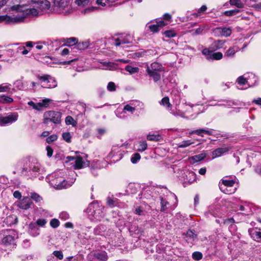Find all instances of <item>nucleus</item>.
Wrapping results in <instances>:
<instances>
[{
	"mask_svg": "<svg viewBox=\"0 0 261 261\" xmlns=\"http://www.w3.org/2000/svg\"><path fill=\"white\" fill-rule=\"evenodd\" d=\"M17 237V234L14 230H7L5 237L2 240V243L7 246L12 245Z\"/></svg>",
	"mask_w": 261,
	"mask_h": 261,
	"instance_id": "2eb2a0df",
	"label": "nucleus"
},
{
	"mask_svg": "<svg viewBox=\"0 0 261 261\" xmlns=\"http://www.w3.org/2000/svg\"><path fill=\"white\" fill-rule=\"evenodd\" d=\"M249 235L254 241L259 242L261 240V229L257 228H250L248 229Z\"/></svg>",
	"mask_w": 261,
	"mask_h": 261,
	"instance_id": "b1692460",
	"label": "nucleus"
},
{
	"mask_svg": "<svg viewBox=\"0 0 261 261\" xmlns=\"http://www.w3.org/2000/svg\"><path fill=\"white\" fill-rule=\"evenodd\" d=\"M206 155L207 154L205 152H202L200 154L191 156L190 158V160L193 163L198 162L204 160L206 158Z\"/></svg>",
	"mask_w": 261,
	"mask_h": 261,
	"instance_id": "2f4dec72",
	"label": "nucleus"
},
{
	"mask_svg": "<svg viewBox=\"0 0 261 261\" xmlns=\"http://www.w3.org/2000/svg\"><path fill=\"white\" fill-rule=\"evenodd\" d=\"M65 123L66 125H71L75 127L77 125V121L75 120L71 116H67L65 118Z\"/></svg>",
	"mask_w": 261,
	"mask_h": 261,
	"instance_id": "79ce46f5",
	"label": "nucleus"
},
{
	"mask_svg": "<svg viewBox=\"0 0 261 261\" xmlns=\"http://www.w3.org/2000/svg\"><path fill=\"white\" fill-rule=\"evenodd\" d=\"M104 206L98 201L91 203L86 210L89 218L92 221H100L104 216Z\"/></svg>",
	"mask_w": 261,
	"mask_h": 261,
	"instance_id": "20e7f679",
	"label": "nucleus"
},
{
	"mask_svg": "<svg viewBox=\"0 0 261 261\" xmlns=\"http://www.w3.org/2000/svg\"><path fill=\"white\" fill-rule=\"evenodd\" d=\"M125 70L130 74L137 73L139 72V68L138 67L133 66L131 65H127L125 67Z\"/></svg>",
	"mask_w": 261,
	"mask_h": 261,
	"instance_id": "72a5a7b5",
	"label": "nucleus"
},
{
	"mask_svg": "<svg viewBox=\"0 0 261 261\" xmlns=\"http://www.w3.org/2000/svg\"><path fill=\"white\" fill-rule=\"evenodd\" d=\"M186 177L188 181L189 182L192 183L196 179V174L192 171L189 172L186 175Z\"/></svg>",
	"mask_w": 261,
	"mask_h": 261,
	"instance_id": "864d4df0",
	"label": "nucleus"
},
{
	"mask_svg": "<svg viewBox=\"0 0 261 261\" xmlns=\"http://www.w3.org/2000/svg\"><path fill=\"white\" fill-rule=\"evenodd\" d=\"M246 77L247 80V85L248 87H254L258 83V77L253 73H246Z\"/></svg>",
	"mask_w": 261,
	"mask_h": 261,
	"instance_id": "4be33fe9",
	"label": "nucleus"
},
{
	"mask_svg": "<svg viewBox=\"0 0 261 261\" xmlns=\"http://www.w3.org/2000/svg\"><path fill=\"white\" fill-rule=\"evenodd\" d=\"M62 114L60 112L54 111H48L44 113L43 122L44 123L48 124L49 122H52L55 124H59L61 122Z\"/></svg>",
	"mask_w": 261,
	"mask_h": 261,
	"instance_id": "9d476101",
	"label": "nucleus"
},
{
	"mask_svg": "<svg viewBox=\"0 0 261 261\" xmlns=\"http://www.w3.org/2000/svg\"><path fill=\"white\" fill-rule=\"evenodd\" d=\"M115 114L117 117L121 119H127L128 117L127 112H126V111H124V108H123V109L121 111L117 110L115 112Z\"/></svg>",
	"mask_w": 261,
	"mask_h": 261,
	"instance_id": "4c0bfd02",
	"label": "nucleus"
},
{
	"mask_svg": "<svg viewBox=\"0 0 261 261\" xmlns=\"http://www.w3.org/2000/svg\"><path fill=\"white\" fill-rule=\"evenodd\" d=\"M137 189L136 187V186L135 184L130 183L128 185V187H127L126 191L128 193H131V194H134L137 192Z\"/></svg>",
	"mask_w": 261,
	"mask_h": 261,
	"instance_id": "8fccbe9b",
	"label": "nucleus"
},
{
	"mask_svg": "<svg viewBox=\"0 0 261 261\" xmlns=\"http://www.w3.org/2000/svg\"><path fill=\"white\" fill-rule=\"evenodd\" d=\"M231 148L229 146H223L215 149L212 152L213 158L214 159L223 155L229 151Z\"/></svg>",
	"mask_w": 261,
	"mask_h": 261,
	"instance_id": "5701e85b",
	"label": "nucleus"
},
{
	"mask_svg": "<svg viewBox=\"0 0 261 261\" xmlns=\"http://www.w3.org/2000/svg\"><path fill=\"white\" fill-rule=\"evenodd\" d=\"M28 196H30V199L34 200L37 203L40 202L42 200V197L38 194L35 192H31L30 194H28Z\"/></svg>",
	"mask_w": 261,
	"mask_h": 261,
	"instance_id": "ea45409f",
	"label": "nucleus"
},
{
	"mask_svg": "<svg viewBox=\"0 0 261 261\" xmlns=\"http://www.w3.org/2000/svg\"><path fill=\"white\" fill-rule=\"evenodd\" d=\"M43 172V169L39 163L36 161H32L23 168L21 171L22 175L30 178L36 177Z\"/></svg>",
	"mask_w": 261,
	"mask_h": 261,
	"instance_id": "39448f33",
	"label": "nucleus"
},
{
	"mask_svg": "<svg viewBox=\"0 0 261 261\" xmlns=\"http://www.w3.org/2000/svg\"><path fill=\"white\" fill-rule=\"evenodd\" d=\"M125 148V147L123 144L113 145L108 157L112 159L114 162L119 161L123 155Z\"/></svg>",
	"mask_w": 261,
	"mask_h": 261,
	"instance_id": "6e6552de",
	"label": "nucleus"
},
{
	"mask_svg": "<svg viewBox=\"0 0 261 261\" xmlns=\"http://www.w3.org/2000/svg\"><path fill=\"white\" fill-rule=\"evenodd\" d=\"M237 83L240 85H247L246 74H244L243 75L238 77V79H237Z\"/></svg>",
	"mask_w": 261,
	"mask_h": 261,
	"instance_id": "49530a36",
	"label": "nucleus"
},
{
	"mask_svg": "<svg viewBox=\"0 0 261 261\" xmlns=\"http://www.w3.org/2000/svg\"><path fill=\"white\" fill-rule=\"evenodd\" d=\"M77 41V40L76 38L71 37L67 39L65 44L68 46H72L74 45L76 46Z\"/></svg>",
	"mask_w": 261,
	"mask_h": 261,
	"instance_id": "5fc2aeb1",
	"label": "nucleus"
},
{
	"mask_svg": "<svg viewBox=\"0 0 261 261\" xmlns=\"http://www.w3.org/2000/svg\"><path fill=\"white\" fill-rule=\"evenodd\" d=\"M231 5L235 6L238 8H243L244 6L240 0H230Z\"/></svg>",
	"mask_w": 261,
	"mask_h": 261,
	"instance_id": "6e6d98bb",
	"label": "nucleus"
},
{
	"mask_svg": "<svg viewBox=\"0 0 261 261\" xmlns=\"http://www.w3.org/2000/svg\"><path fill=\"white\" fill-rule=\"evenodd\" d=\"M204 29L205 27L204 26H200L197 29L191 30L190 33L192 35H201L204 31Z\"/></svg>",
	"mask_w": 261,
	"mask_h": 261,
	"instance_id": "a18cd8bd",
	"label": "nucleus"
},
{
	"mask_svg": "<svg viewBox=\"0 0 261 261\" xmlns=\"http://www.w3.org/2000/svg\"><path fill=\"white\" fill-rule=\"evenodd\" d=\"M113 44L116 46L130 43L132 41V37L129 34H122L113 39Z\"/></svg>",
	"mask_w": 261,
	"mask_h": 261,
	"instance_id": "a211bd4d",
	"label": "nucleus"
},
{
	"mask_svg": "<svg viewBox=\"0 0 261 261\" xmlns=\"http://www.w3.org/2000/svg\"><path fill=\"white\" fill-rule=\"evenodd\" d=\"M118 199L116 198L108 197L107 199V204L112 207L117 205Z\"/></svg>",
	"mask_w": 261,
	"mask_h": 261,
	"instance_id": "37998d69",
	"label": "nucleus"
},
{
	"mask_svg": "<svg viewBox=\"0 0 261 261\" xmlns=\"http://www.w3.org/2000/svg\"><path fill=\"white\" fill-rule=\"evenodd\" d=\"M51 177L53 179L50 181V185L57 190L69 188L76 179L75 173L72 171L69 172V177L62 171L54 173Z\"/></svg>",
	"mask_w": 261,
	"mask_h": 261,
	"instance_id": "7ed1b4c3",
	"label": "nucleus"
},
{
	"mask_svg": "<svg viewBox=\"0 0 261 261\" xmlns=\"http://www.w3.org/2000/svg\"><path fill=\"white\" fill-rule=\"evenodd\" d=\"M30 51V50H28L25 48V46L20 45L17 48V52L18 53H20L22 55H25L28 54Z\"/></svg>",
	"mask_w": 261,
	"mask_h": 261,
	"instance_id": "4d7b16f0",
	"label": "nucleus"
},
{
	"mask_svg": "<svg viewBox=\"0 0 261 261\" xmlns=\"http://www.w3.org/2000/svg\"><path fill=\"white\" fill-rule=\"evenodd\" d=\"M143 105L140 101L137 100H131L129 103L126 104L123 108L124 111L129 112L131 114H133L136 109L142 108Z\"/></svg>",
	"mask_w": 261,
	"mask_h": 261,
	"instance_id": "f3484780",
	"label": "nucleus"
},
{
	"mask_svg": "<svg viewBox=\"0 0 261 261\" xmlns=\"http://www.w3.org/2000/svg\"><path fill=\"white\" fill-rule=\"evenodd\" d=\"M189 134L190 135L196 134L200 137H203L204 135H207L218 138L221 136L220 133L216 132L213 129L207 127L191 130L189 132Z\"/></svg>",
	"mask_w": 261,
	"mask_h": 261,
	"instance_id": "4468645a",
	"label": "nucleus"
},
{
	"mask_svg": "<svg viewBox=\"0 0 261 261\" xmlns=\"http://www.w3.org/2000/svg\"><path fill=\"white\" fill-rule=\"evenodd\" d=\"M234 181L233 180H229L227 177L222 178L219 182V188L223 193L227 194L233 193L236 191V188L230 189L233 186Z\"/></svg>",
	"mask_w": 261,
	"mask_h": 261,
	"instance_id": "f8f14e48",
	"label": "nucleus"
},
{
	"mask_svg": "<svg viewBox=\"0 0 261 261\" xmlns=\"http://www.w3.org/2000/svg\"><path fill=\"white\" fill-rule=\"evenodd\" d=\"M12 16L0 15V23L7 24L18 23L24 22L27 18L38 15V10L35 8H27L24 6L16 5L11 8Z\"/></svg>",
	"mask_w": 261,
	"mask_h": 261,
	"instance_id": "f257e3e1",
	"label": "nucleus"
},
{
	"mask_svg": "<svg viewBox=\"0 0 261 261\" xmlns=\"http://www.w3.org/2000/svg\"><path fill=\"white\" fill-rule=\"evenodd\" d=\"M176 103V111L171 112L173 115L176 116H180L182 118L192 119L197 116V115L203 111H200L198 106H191L185 103H179L180 97L179 96H175L173 98Z\"/></svg>",
	"mask_w": 261,
	"mask_h": 261,
	"instance_id": "f03ea898",
	"label": "nucleus"
},
{
	"mask_svg": "<svg viewBox=\"0 0 261 261\" xmlns=\"http://www.w3.org/2000/svg\"><path fill=\"white\" fill-rule=\"evenodd\" d=\"M28 105L31 107H32L33 108L36 110H40V102L38 103H35L32 101H30L28 102Z\"/></svg>",
	"mask_w": 261,
	"mask_h": 261,
	"instance_id": "e2e57ef3",
	"label": "nucleus"
},
{
	"mask_svg": "<svg viewBox=\"0 0 261 261\" xmlns=\"http://www.w3.org/2000/svg\"><path fill=\"white\" fill-rule=\"evenodd\" d=\"M164 71V67L158 62H153L150 65H147L146 72L148 75L152 77L154 82H157L161 79L160 72Z\"/></svg>",
	"mask_w": 261,
	"mask_h": 261,
	"instance_id": "0eeeda50",
	"label": "nucleus"
},
{
	"mask_svg": "<svg viewBox=\"0 0 261 261\" xmlns=\"http://www.w3.org/2000/svg\"><path fill=\"white\" fill-rule=\"evenodd\" d=\"M167 24L163 19L159 20L156 22V24H149L147 27L153 33L157 32L159 31L160 28Z\"/></svg>",
	"mask_w": 261,
	"mask_h": 261,
	"instance_id": "a878e982",
	"label": "nucleus"
},
{
	"mask_svg": "<svg viewBox=\"0 0 261 261\" xmlns=\"http://www.w3.org/2000/svg\"><path fill=\"white\" fill-rule=\"evenodd\" d=\"M194 143V142L191 140H184L178 144L179 148H186Z\"/></svg>",
	"mask_w": 261,
	"mask_h": 261,
	"instance_id": "09e8293b",
	"label": "nucleus"
},
{
	"mask_svg": "<svg viewBox=\"0 0 261 261\" xmlns=\"http://www.w3.org/2000/svg\"><path fill=\"white\" fill-rule=\"evenodd\" d=\"M105 164V162L104 161H100L97 160H94L90 166L91 173L94 176L97 175L98 173L96 170L103 168Z\"/></svg>",
	"mask_w": 261,
	"mask_h": 261,
	"instance_id": "6ab92c4d",
	"label": "nucleus"
},
{
	"mask_svg": "<svg viewBox=\"0 0 261 261\" xmlns=\"http://www.w3.org/2000/svg\"><path fill=\"white\" fill-rule=\"evenodd\" d=\"M59 218L65 221L70 218V216L67 212H62L59 215Z\"/></svg>",
	"mask_w": 261,
	"mask_h": 261,
	"instance_id": "338daca9",
	"label": "nucleus"
},
{
	"mask_svg": "<svg viewBox=\"0 0 261 261\" xmlns=\"http://www.w3.org/2000/svg\"><path fill=\"white\" fill-rule=\"evenodd\" d=\"M13 102V99L6 95H0V103L3 104H9Z\"/></svg>",
	"mask_w": 261,
	"mask_h": 261,
	"instance_id": "f704fd0d",
	"label": "nucleus"
},
{
	"mask_svg": "<svg viewBox=\"0 0 261 261\" xmlns=\"http://www.w3.org/2000/svg\"><path fill=\"white\" fill-rule=\"evenodd\" d=\"M140 158L141 156L140 154L138 153H135L132 155L130 161L132 163L136 164L140 160Z\"/></svg>",
	"mask_w": 261,
	"mask_h": 261,
	"instance_id": "052dcab7",
	"label": "nucleus"
},
{
	"mask_svg": "<svg viewBox=\"0 0 261 261\" xmlns=\"http://www.w3.org/2000/svg\"><path fill=\"white\" fill-rule=\"evenodd\" d=\"M54 4L59 13L67 15L71 10L69 0H54Z\"/></svg>",
	"mask_w": 261,
	"mask_h": 261,
	"instance_id": "1a4fd4ad",
	"label": "nucleus"
},
{
	"mask_svg": "<svg viewBox=\"0 0 261 261\" xmlns=\"http://www.w3.org/2000/svg\"><path fill=\"white\" fill-rule=\"evenodd\" d=\"M103 66H106L105 69L114 70L117 68V65L111 62H103L101 63Z\"/></svg>",
	"mask_w": 261,
	"mask_h": 261,
	"instance_id": "e433bc0d",
	"label": "nucleus"
},
{
	"mask_svg": "<svg viewBox=\"0 0 261 261\" xmlns=\"http://www.w3.org/2000/svg\"><path fill=\"white\" fill-rule=\"evenodd\" d=\"M11 89V85L8 83H3L0 85V93L9 92Z\"/></svg>",
	"mask_w": 261,
	"mask_h": 261,
	"instance_id": "58836bf2",
	"label": "nucleus"
},
{
	"mask_svg": "<svg viewBox=\"0 0 261 261\" xmlns=\"http://www.w3.org/2000/svg\"><path fill=\"white\" fill-rule=\"evenodd\" d=\"M32 204L33 202L31 199L28 196L24 197L20 200L17 204V206L21 209L28 210L31 207Z\"/></svg>",
	"mask_w": 261,
	"mask_h": 261,
	"instance_id": "aec40b11",
	"label": "nucleus"
},
{
	"mask_svg": "<svg viewBox=\"0 0 261 261\" xmlns=\"http://www.w3.org/2000/svg\"><path fill=\"white\" fill-rule=\"evenodd\" d=\"M105 227L103 225L97 226L94 230V233L96 235H104Z\"/></svg>",
	"mask_w": 261,
	"mask_h": 261,
	"instance_id": "de8ad7c7",
	"label": "nucleus"
},
{
	"mask_svg": "<svg viewBox=\"0 0 261 261\" xmlns=\"http://www.w3.org/2000/svg\"><path fill=\"white\" fill-rule=\"evenodd\" d=\"M213 51L212 49L210 50L208 48H205L202 50V53L205 56L207 60H211Z\"/></svg>",
	"mask_w": 261,
	"mask_h": 261,
	"instance_id": "c03bdc74",
	"label": "nucleus"
},
{
	"mask_svg": "<svg viewBox=\"0 0 261 261\" xmlns=\"http://www.w3.org/2000/svg\"><path fill=\"white\" fill-rule=\"evenodd\" d=\"M129 231L132 236L135 238H140L143 233L141 228H139L135 224H132L129 226Z\"/></svg>",
	"mask_w": 261,
	"mask_h": 261,
	"instance_id": "393cba45",
	"label": "nucleus"
},
{
	"mask_svg": "<svg viewBox=\"0 0 261 261\" xmlns=\"http://www.w3.org/2000/svg\"><path fill=\"white\" fill-rule=\"evenodd\" d=\"M88 155L81 153L74 156H67L66 162H71L74 169H78L90 166V162L88 160Z\"/></svg>",
	"mask_w": 261,
	"mask_h": 261,
	"instance_id": "423d86ee",
	"label": "nucleus"
},
{
	"mask_svg": "<svg viewBox=\"0 0 261 261\" xmlns=\"http://www.w3.org/2000/svg\"><path fill=\"white\" fill-rule=\"evenodd\" d=\"M218 101H223L225 103H212L211 104H209L208 106H226L228 107H231L233 106H240V105H239L237 102L234 101L232 100H219Z\"/></svg>",
	"mask_w": 261,
	"mask_h": 261,
	"instance_id": "cd10ccee",
	"label": "nucleus"
},
{
	"mask_svg": "<svg viewBox=\"0 0 261 261\" xmlns=\"http://www.w3.org/2000/svg\"><path fill=\"white\" fill-rule=\"evenodd\" d=\"M37 78L41 81V86L45 88H53L57 86L55 79L48 74L38 75Z\"/></svg>",
	"mask_w": 261,
	"mask_h": 261,
	"instance_id": "ddd939ff",
	"label": "nucleus"
},
{
	"mask_svg": "<svg viewBox=\"0 0 261 261\" xmlns=\"http://www.w3.org/2000/svg\"><path fill=\"white\" fill-rule=\"evenodd\" d=\"M14 86L19 90H24V87L22 84V81L20 80H16L13 84Z\"/></svg>",
	"mask_w": 261,
	"mask_h": 261,
	"instance_id": "603ef678",
	"label": "nucleus"
},
{
	"mask_svg": "<svg viewBox=\"0 0 261 261\" xmlns=\"http://www.w3.org/2000/svg\"><path fill=\"white\" fill-rule=\"evenodd\" d=\"M89 46V42L88 41H85L79 43L77 42L75 47L79 50H84L88 48Z\"/></svg>",
	"mask_w": 261,
	"mask_h": 261,
	"instance_id": "a19ab883",
	"label": "nucleus"
},
{
	"mask_svg": "<svg viewBox=\"0 0 261 261\" xmlns=\"http://www.w3.org/2000/svg\"><path fill=\"white\" fill-rule=\"evenodd\" d=\"M225 43V41L222 40H218L214 41L210 46V48L213 50H217L222 48Z\"/></svg>",
	"mask_w": 261,
	"mask_h": 261,
	"instance_id": "7c9ffc66",
	"label": "nucleus"
},
{
	"mask_svg": "<svg viewBox=\"0 0 261 261\" xmlns=\"http://www.w3.org/2000/svg\"><path fill=\"white\" fill-rule=\"evenodd\" d=\"M197 235L191 230L187 231L186 234V239L187 242L192 244L197 239Z\"/></svg>",
	"mask_w": 261,
	"mask_h": 261,
	"instance_id": "c756f323",
	"label": "nucleus"
},
{
	"mask_svg": "<svg viewBox=\"0 0 261 261\" xmlns=\"http://www.w3.org/2000/svg\"><path fill=\"white\" fill-rule=\"evenodd\" d=\"M214 33L217 36L228 37L231 35L232 30L230 28L219 27L215 29Z\"/></svg>",
	"mask_w": 261,
	"mask_h": 261,
	"instance_id": "412c9836",
	"label": "nucleus"
},
{
	"mask_svg": "<svg viewBox=\"0 0 261 261\" xmlns=\"http://www.w3.org/2000/svg\"><path fill=\"white\" fill-rule=\"evenodd\" d=\"M239 50V48L237 46L230 47L225 53V56L232 57Z\"/></svg>",
	"mask_w": 261,
	"mask_h": 261,
	"instance_id": "473e14b6",
	"label": "nucleus"
},
{
	"mask_svg": "<svg viewBox=\"0 0 261 261\" xmlns=\"http://www.w3.org/2000/svg\"><path fill=\"white\" fill-rule=\"evenodd\" d=\"M223 55L221 52H216L214 53L213 52L212 56V59L211 60H220L222 58Z\"/></svg>",
	"mask_w": 261,
	"mask_h": 261,
	"instance_id": "13d9d810",
	"label": "nucleus"
},
{
	"mask_svg": "<svg viewBox=\"0 0 261 261\" xmlns=\"http://www.w3.org/2000/svg\"><path fill=\"white\" fill-rule=\"evenodd\" d=\"M255 2H252L251 4H249V7L254 8L257 10H261V3H255Z\"/></svg>",
	"mask_w": 261,
	"mask_h": 261,
	"instance_id": "774afa93",
	"label": "nucleus"
},
{
	"mask_svg": "<svg viewBox=\"0 0 261 261\" xmlns=\"http://www.w3.org/2000/svg\"><path fill=\"white\" fill-rule=\"evenodd\" d=\"M137 150L139 151L143 152L147 148V143L146 141H140L137 144Z\"/></svg>",
	"mask_w": 261,
	"mask_h": 261,
	"instance_id": "c9c22d12",
	"label": "nucleus"
},
{
	"mask_svg": "<svg viewBox=\"0 0 261 261\" xmlns=\"http://www.w3.org/2000/svg\"><path fill=\"white\" fill-rule=\"evenodd\" d=\"M161 104L167 108H169L171 105L169 102V98L168 97H164L161 100Z\"/></svg>",
	"mask_w": 261,
	"mask_h": 261,
	"instance_id": "680f3d73",
	"label": "nucleus"
},
{
	"mask_svg": "<svg viewBox=\"0 0 261 261\" xmlns=\"http://www.w3.org/2000/svg\"><path fill=\"white\" fill-rule=\"evenodd\" d=\"M192 258L195 260H199L202 258V254L198 251H196L193 253Z\"/></svg>",
	"mask_w": 261,
	"mask_h": 261,
	"instance_id": "69168bd1",
	"label": "nucleus"
},
{
	"mask_svg": "<svg viewBox=\"0 0 261 261\" xmlns=\"http://www.w3.org/2000/svg\"><path fill=\"white\" fill-rule=\"evenodd\" d=\"M28 233L34 237H36L40 234V229L35 223L32 222L30 224Z\"/></svg>",
	"mask_w": 261,
	"mask_h": 261,
	"instance_id": "bb28decb",
	"label": "nucleus"
},
{
	"mask_svg": "<svg viewBox=\"0 0 261 261\" xmlns=\"http://www.w3.org/2000/svg\"><path fill=\"white\" fill-rule=\"evenodd\" d=\"M161 211H164L167 209L168 206L169 205L168 202L165 198H161Z\"/></svg>",
	"mask_w": 261,
	"mask_h": 261,
	"instance_id": "3c124183",
	"label": "nucleus"
},
{
	"mask_svg": "<svg viewBox=\"0 0 261 261\" xmlns=\"http://www.w3.org/2000/svg\"><path fill=\"white\" fill-rule=\"evenodd\" d=\"M18 118L17 112L0 114V126H6L15 122Z\"/></svg>",
	"mask_w": 261,
	"mask_h": 261,
	"instance_id": "9b49d317",
	"label": "nucleus"
},
{
	"mask_svg": "<svg viewBox=\"0 0 261 261\" xmlns=\"http://www.w3.org/2000/svg\"><path fill=\"white\" fill-rule=\"evenodd\" d=\"M129 56L133 59H139L144 56V53L143 51L135 52L130 54Z\"/></svg>",
	"mask_w": 261,
	"mask_h": 261,
	"instance_id": "bf43d9fd",
	"label": "nucleus"
},
{
	"mask_svg": "<svg viewBox=\"0 0 261 261\" xmlns=\"http://www.w3.org/2000/svg\"><path fill=\"white\" fill-rule=\"evenodd\" d=\"M164 35L168 38L174 37L176 36V33L173 30H167L164 32Z\"/></svg>",
	"mask_w": 261,
	"mask_h": 261,
	"instance_id": "0e129e2a",
	"label": "nucleus"
},
{
	"mask_svg": "<svg viewBox=\"0 0 261 261\" xmlns=\"http://www.w3.org/2000/svg\"><path fill=\"white\" fill-rule=\"evenodd\" d=\"M32 8H35L38 10V14L40 11L48 10L50 4L47 0H31Z\"/></svg>",
	"mask_w": 261,
	"mask_h": 261,
	"instance_id": "dca6fc26",
	"label": "nucleus"
},
{
	"mask_svg": "<svg viewBox=\"0 0 261 261\" xmlns=\"http://www.w3.org/2000/svg\"><path fill=\"white\" fill-rule=\"evenodd\" d=\"M93 257L96 261H107L108 258L107 253L104 251H99L93 254Z\"/></svg>",
	"mask_w": 261,
	"mask_h": 261,
	"instance_id": "c85d7f7f",
	"label": "nucleus"
}]
</instances>
